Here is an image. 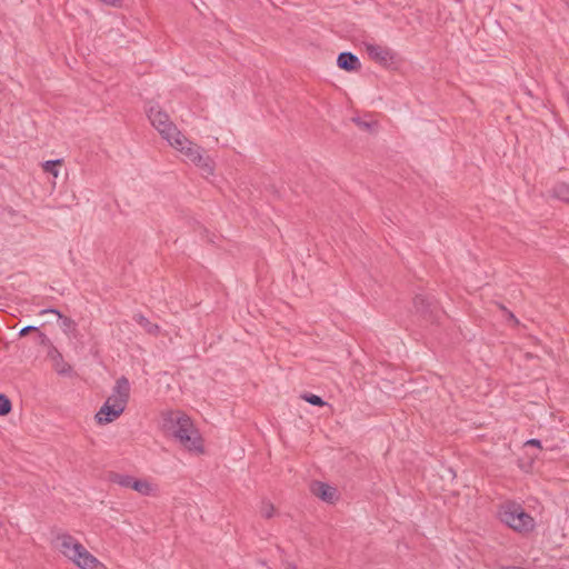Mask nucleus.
<instances>
[{
  "label": "nucleus",
  "mask_w": 569,
  "mask_h": 569,
  "mask_svg": "<svg viewBox=\"0 0 569 569\" xmlns=\"http://www.w3.org/2000/svg\"><path fill=\"white\" fill-rule=\"evenodd\" d=\"M260 513L263 518L270 519L274 516L276 509L272 503L263 501L260 507Z\"/></svg>",
  "instance_id": "nucleus-16"
},
{
  "label": "nucleus",
  "mask_w": 569,
  "mask_h": 569,
  "mask_svg": "<svg viewBox=\"0 0 569 569\" xmlns=\"http://www.w3.org/2000/svg\"><path fill=\"white\" fill-rule=\"evenodd\" d=\"M129 396V380L126 377H121L116 381L112 393L97 412L96 419L98 423H109L119 418L127 407Z\"/></svg>",
  "instance_id": "nucleus-3"
},
{
  "label": "nucleus",
  "mask_w": 569,
  "mask_h": 569,
  "mask_svg": "<svg viewBox=\"0 0 569 569\" xmlns=\"http://www.w3.org/2000/svg\"><path fill=\"white\" fill-rule=\"evenodd\" d=\"M41 315H44V313H53V315H57L60 319H63V322L64 325H69L71 323V320L69 318H66L61 315V312L57 309H44L40 312Z\"/></svg>",
  "instance_id": "nucleus-19"
},
{
  "label": "nucleus",
  "mask_w": 569,
  "mask_h": 569,
  "mask_svg": "<svg viewBox=\"0 0 569 569\" xmlns=\"http://www.w3.org/2000/svg\"><path fill=\"white\" fill-rule=\"evenodd\" d=\"M525 445L541 448V441L539 439H529Z\"/></svg>",
  "instance_id": "nucleus-21"
},
{
  "label": "nucleus",
  "mask_w": 569,
  "mask_h": 569,
  "mask_svg": "<svg viewBox=\"0 0 569 569\" xmlns=\"http://www.w3.org/2000/svg\"><path fill=\"white\" fill-rule=\"evenodd\" d=\"M133 320L143 328V330L151 336L157 337L160 333V327L157 323L151 322L143 315L137 313L133 316Z\"/></svg>",
  "instance_id": "nucleus-11"
},
{
  "label": "nucleus",
  "mask_w": 569,
  "mask_h": 569,
  "mask_svg": "<svg viewBox=\"0 0 569 569\" xmlns=\"http://www.w3.org/2000/svg\"><path fill=\"white\" fill-rule=\"evenodd\" d=\"M62 163L61 159L49 160L42 164L44 172L52 174L54 178L59 176L58 167Z\"/></svg>",
  "instance_id": "nucleus-15"
},
{
  "label": "nucleus",
  "mask_w": 569,
  "mask_h": 569,
  "mask_svg": "<svg viewBox=\"0 0 569 569\" xmlns=\"http://www.w3.org/2000/svg\"><path fill=\"white\" fill-rule=\"evenodd\" d=\"M134 477L126 473L111 471L108 475V480L112 483H117L122 488H131V483Z\"/></svg>",
  "instance_id": "nucleus-12"
},
{
  "label": "nucleus",
  "mask_w": 569,
  "mask_h": 569,
  "mask_svg": "<svg viewBox=\"0 0 569 569\" xmlns=\"http://www.w3.org/2000/svg\"><path fill=\"white\" fill-rule=\"evenodd\" d=\"M555 198L569 202V186L566 183H558L552 189Z\"/></svg>",
  "instance_id": "nucleus-13"
},
{
  "label": "nucleus",
  "mask_w": 569,
  "mask_h": 569,
  "mask_svg": "<svg viewBox=\"0 0 569 569\" xmlns=\"http://www.w3.org/2000/svg\"><path fill=\"white\" fill-rule=\"evenodd\" d=\"M337 64L346 71H358L361 68L359 58L351 52H341L338 56Z\"/></svg>",
  "instance_id": "nucleus-9"
},
{
  "label": "nucleus",
  "mask_w": 569,
  "mask_h": 569,
  "mask_svg": "<svg viewBox=\"0 0 569 569\" xmlns=\"http://www.w3.org/2000/svg\"><path fill=\"white\" fill-rule=\"evenodd\" d=\"M301 397L305 401L313 406L322 407L327 405V402H325L321 397L313 393H305Z\"/></svg>",
  "instance_id": "nucleus-17"
},
{
  "label": "nucleus",
  "mask_w": 569,
  "mask_h": 569,
  "mask_svg": "<svg viewBox=\"0 0 569 569\" xmlns=\"http://www.w3.org/2000/svg\"><path fill=\"white\" fill-rule=\"evenodd\" d=\"M52 360L53 367L58 373L66 375L71 370L70 366L63 361L62 356L60 353L53 356Z\"/></svg>",
  "instance_id": "nucleus-14"
},
{
  "label": "nucleus",
  "mask_w": 569,
  "mask_h": 569,
  "mask_svg": "<svg viewBox=\"0 0 569 569\" xmlns=\"http://www.w3.org/2000/svg\"><path fill=\"white\" fill-rule=\"evenodd\" d=\"M148 118L153 128L160 133V136L169 141L181 132L177 126L170 120L168 113L162 111L159 107H150L147 111Z\"/></svg>",
  "instance_id": "nucleus-6"
},
{
  "label": "nucleus",
  "mask_w": 569,
  "mask_h": 569,
  "mask_svg": "<svg viewBox=\"0 0 569 569\" xmlns=\"http://www.w3.org/2000/svg\"><path fill=\"white\" fill-rule=\"evenodd\" d=\"M36 330H38V328H37V327H33V326H27V327H24V328H22V329L20 330L19 335H20L21 337H23V336H26L27 333H29L30 331H36Z\"/></svg>",
  "instance_id": "nucleus-20"
},
{
  "label": "nucleus",
  "mask_w": 569,
  "mask_h": 569,
  "mask_svg": "<svg viewBox=\"0 0 569 569\" xmlns=\"http://www.w3.org/2000/svg\"><path fill=\"white\" fill-rule=\"evenodd\" d=\"M311 491L315 496L326 502H333L337 499V489L320 481L311 485Z\"/></svg>",
  "instance_id": "nucleus-8"
},
{
  "label": "nucleus",
  "mask_w": 569,
  "mask_h": 569,
  "mask_svg": "<svg viewBox=\"0 0 569 569\" xmlns=\"http://www.w3.org/2000/svg\"><path fill=\"white\" fill-rule=\"evenodd\" d=\"M132 490L137 491L138 493L142 496H153L157 491L156 485L152 482L146 480V479H137L134 478L131 488Z\"/></svg>",
  "instance_id": "nucleus-10"
},
{
  "label": "nucleus",
  "mask_w": 569,
  "mask_h": 569,
  "mask_svg": "<svg viewBox=\"0 0 569 569\" xmlns=\"http://www.w3.org/2000/svg\"><path fill=\"white\" fill-rule=\"evenodd\" d=\"M415 305L418 307V297L415 300Z\"/></svg>",
  "instance_id": "nucleus-23"
},
{
  "label": "nucleus",
  "mask_w": 569,
  "mask_h": 569,
  "mask_svg": "<svg viewBox=\"0 0 569 569\" xmlns=\"http://www.w3.org/2000/svg\"><path fill=\"white\" fill-rule=\"evenodd\" d=\"M169 421L172 425L174 439L186 450L194 455H202L204 452L202 437L187 415L182 412H171L169 415Z\"/></svg>",
  "instance_id": "nucleus-1"
},
{
  "label": "nucleus",
  "mask_w": 569,
  "mask_h": 569,
  "mask_svg": "<svg viewBox=\"0 0 569 569\" xmlns=\"http://www.w3.org/2000/svg\"><path fill=\"white\" fill-rule=\"evenodd\" d=\"M11 402L9 398L0 393V416L8 415L11 411Z\"/></svg>",
  "instance_id": "nucleus-18"
},
{
  "label": "nucleus",
  "mask_w": 569,
  "mask_h": 569,
  "mask_svg": "<svg viewBox=\"0 0 569 569\" xmlns=\"http://www.w3.org/2000/svg\"><path fill=\"white\" fill-rule=\"evenodd\" d=\"M499 519L507 527L520 535H528L536 528V520L520 503L507 501L499 509Z\"/></svg>",
  "instance_id": "nucleus-4"
},
{
  "label": "nucleus",
  "mask_w": 569,
  "mask_h": 569,
  "mask_svg": "<svg viewBox=\"0 0 569 569\" xmlns=\"http://www.w3.org/2000/svg\"><path fill=\"white\" fill-rule=\"evenodd\" d=\"M54 548L80 569H97L101 563L84 546L69 533H59Z\"/></svg>",
  "instance_id": "nucleus-2"
},
{
  "label": "nucleus",
  "mask_w": 569,
  "mask_h": 569,
  "mask_svg": "<svg viewBox=\"0 0 569 569\" xmlns=\"http://www.w3.org/2000/svg\"><path fill=\"white\" fill-rule=\"evenodd\" d=\"M365 48L369 58L380 64L387 66L391 63L395 59L393 51L386 46L366 42Z\"/></svg>",
  "instance_id": "nucleus-7"
},
{
  "label": "nucleus",
  "mask_w": 569,
  "mask_h": 569,
  "mask_svg": "<svg viewBox=\"0 0 569 569\" xmlns=\"http://www.w3.org/2000/svg\"><path fill=\"white\" fill-rule=\"evenodd\" d=\"M359 124L363 126V127H369V124L367 122H359Z\"/></svg>",
  "instance_id": "nucleus-22"
},
{
  "label": "nucleus",
  "mask_w": 569,
  "mask_h": 569,
  "mask_svg": "<svg viewBox=\"0 0 569 569\" xmlns=\"http://www.w3.org/2000/svg\"><path fill=\"white\" fill-rule=\"evenodd\" d=\"M169 144L179 151L184 158L203 170L206 174L213 173L212 161L203 154L201 147L190 141L182 132H179Z\"/></svg>",
  "instance_id": "nucleus-5"
}]
</instances>
